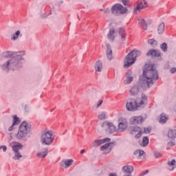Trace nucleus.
I'll return each mask as SVG.
<instances>
[{"mask_svg":"<svg viewBox=\"0 0 176 176\" xmlns=\"http://www.w3.org/2000/svg\"><path fill=\"white\" fill-rule=\"evenodd\" d=\"M164 23H161L157 28L158 34H163L164 32Z\"/></svg>","mask_w":176,"mask_h":176,"instance_id":"30","label":"nucleus"},{"mask_svg":"<svg viewBox=\"0 0 176 176\" xmlns=\"http://www.w3.org/2000/svg\"><path fill=\"white\" fill-rule=\"evenodd\" d=\"M118 34H120V35L121 42H124V41H126V32L124 31V29L123 28L118 29Z\"/></svg>","mask_w":176,"mask_h":176,"instance_id":"21","label":"nucleus"},{"mask_svg":"<svg viewBox=\"0 0 176 176\" xmlns=\"http://www.w3.org/2000/svg\"><path fill=\"white\" fill-rule=\"evenodd\" d=\"M47 153H49L48 148H43L42 152L38 153L36 154V156H38L40 158H44V157H46V156H47Z\"/></svg>","mask_w":176,"mask_h":176,"instance_id":"20","label":"nucleus"},{"mask_svg":"<svg viewBox=\"0 0 176 176\" xmlns=\"http://www.w3.org/2000/svg\"><path fill=\"white\" fill-rule=\"evenodd\" d=\"M102 144H104L102 140H96L92 143V145L94 148H97L98 146L102 145Z\"/></svg>","mask_w":176,"mask_h":176,"instance_id":"27","label":"nucleus"},{"mask_svg":"<svg viewBox=\"0 0 176 176\" xmlns=\"http://www.w3.org/2000/svg\"><path fill=\"white\" fill-rule=\"evenodd\" d=\"M142 122H145V118L142 116H133L131 118V123L132 124H141Z\"/></svg>","mask_w":176,"mask_h":176,"instance_id":"11","label":"nucleus"},{"mask_svg":"<svg viewBox=\"0 0 176 176\" xmlns=\"http://www.w3.org/2000/svg\"><path fill=\"white\" fill-rule=\"evenodd\" d=\"M134 78L133 76H129L126 77V82L127 85L131 83V82L133 80Z\"/></svg>","mask_w":176,"mask_h":176,"instance_id":"34","label":"nucleus"},{"mask_svg":"<svg viewBox=\"0 0 176 176\" xmlns=\"http://www.w3.org/2000/svg\"><path fill=\"white\" fill-rule=\"evenodd\" d=\"M102 141H103V144H105V142H109V141H111V138H106L102 140Z\"/></svg>","mask_w":176,"mask_h":176,"instance_id":"42","label":"nucleus"},{"mask_svg":"<svg viewBox=\"0 0 176 176\" xmlns=\"http://www.w3.org/2000/svg\"><path fill=\"white\" fill-rule=\"evenodd\" d=\"M111 143H107L100 147V151H104L103 153L107 155V153H109L111 152Z\"/></svg>","mask_w":176,"mask_h":176,"instance_id":"15","label":"nucleus"},{"mask_svg":"<svg viewBox=\"0 0 176 176\" xmlns=\"http://www.w3.org/2000/svg\"><path fill=\"white\" fill-rule=\"evenodd\" d=\"M168 170H170V171H173V170H174V168H175L176 167L175 160H172L170 162L168 161Z\"/></svg>","mask_w":176,"mask_h":176,"instance_id":"23","label":"nucleus"},{"mask_svg":"<svg viewBox=\"0 0 176 176\" xmlns=\"http://www.w3.org/2000/svg\"><path fill=\"white\" fill-rule=\"evenodd\" d=\"M0 148L3 149V152H6V149H8V147H6V146H0Z\"/></svg>","mask_w":176,"mask_h":176,"instance_id":"46","label":"nucleus"},{"mask_svg":"<svg viewBox=\"0 0 176 176\" xmlns=\"http://www.w3.org/2000/svg\"><path fill=\"white\" fill-rule=\"evenodd\" d=\"M109 12H111V10H109V8L104 10V13H109Z\"/></svg>","mask_w":176,"mask_h":176,"instance_id":"48","label":"nucleus"},{"mask_svg":"<svg viewBox=\"0 0 176 176\" xmlns=\"http://www.w3.org/2000/svg\"><path fill=\"white\" fill-rule=\"evenodd\" d=\"M124 6H129V0H121Z\"/></svg>","mask_w":176,"mask_h":176,"instance_id":"37","label":"nucleus"},{"mask_svg":"<svg viewBox=\"0 0 176 176\" xmlns=\"http://www.w3.org/2000/svg\"><path fill=\"white\" fill-rule=\"evenodd\" d=\"M146 6H148V3L146 2L139 1L138 6L133 10L134 14H137V12L142 10V9H145Z\"/></svg>","mask_w":176,"mask_h":176,"instance_id":"12","label":"nucleus"},{"mask_svg":"<svg viewBox=\"0 0 176 176\" xmlns=\"http://www.w3.org/2000/svg\"><path fill=\"white\" fill-rule=\"evenodd\" d=\"M168 120V116H167L164 113H162L160 116L159 122L161 123V124H164L166 123Z\"/></svg>","mask_w":176,"mask_h":176,"instance_id":"18","label":"nucleus"},{"mask_svg":"<svg viewBox=\"0 0 176 176\" xmlns=\"http://www.w3.org/2000/svg\"><path fill=\"white\" fill-rule=\"evenodd\" d=\"M145 154V152L142 150H139V155L138 157H141V156H144Z\"/></svg>","mask_w":176,"mask_h":176,"instance_id":"38","label":"nucleus"},{"mask_svg":"<svg viewBox=\"0 0 176 176\" xmlns=\"http://www.w3.org/2000/svg\"><path fill=\"white\" fill-rule=\"evenodd\" d=\"M134 155H138V156L140 155V150H136L135 152H134Z\"/></svg>","mask_w":176,"mask_h":176,"instance_id":"47","label":"nucleus"},{"mask_svg":"<svg viewBox=\"0 0 176 176\" xmlns=\"http://www.w3.org/2000/svg\"><path fill=\"white\" fill-rule=\"evenodd\" d=\"M148 144H149V138L144 137L142 141V146H148Z\"/></svg>","mask_w":176,"mask_h":176,"instance_id":"31","label":"nucleus"},{"mask_svg":"<svg viewBox=\"0 0 176 176\" xmlns=\"http://www.w3.org/2000/svg\"><path fill=\"white\" fill-rule=\"evenodd\" d=\"M74 164V160H63L60 166L61 167H63V168H68L69 167H71Z\"/></svg>","mask_w":176,"mask_h":176,"instance_id":"13","label":"nucleus"},{"mask_svg":"<svg viewBox=\"0 0 176 176\" xmlns=\"http://www.w3.org/2000/svg\"><path fill=\"white\" fill-rule=\"evenodd\" d=\"M107 118H108V117L107 116L106 111H102V112H101V113H100L98 116V119H99V120H105V119H107Z\"/></svg>","mask_w":176,"mask_h":176,"instance_id":"29","label":"nucleus"},{"mask_svg":"<svg viewBox=\"0 0 176 176\" xmlns=\"http://www.w3.org/2000/svg\"><path fill=\"white\" fill-rule=\"evenodd\" d=\"M111 13L114 14V16H120L122 14H126L127 12H129V10H127V8L124 7L120 3H116L114 4L111 7Z\"/></svg>","mask_w":176,"mask_h":176,"instance_id":"7","label":"nucleus"},{"mask_svg":"<svg viewBox=\"0 0 176 176\" xmlns=\"http://www.w3.org/2000/svg\"><path fill=\"white\" fill-rule=\"evenodd\" d=\"M151 128L148 127V128H144V133H146V134H149V133H151Z\"/></svg>","mask_w":176,"mask_h":176,"instance_id":"39","label":"nucleus"},{"mask_svg":"<svg viewBox=\"0 0 176 176\" xmlns=\"http://www.w3.org/2000/svg\"><path fill=\"white\" fill-rule=\"evenodd\" d=\"M146 56H151V57H160V51L156 50H148Z\"/></svg>","mask_w":176,"mask_h":176,"instance_id":"16","label":"nucleus"},{"mask_svg":"<svg viewBox=\"0 0 176 176\" xmlns=\"http://www.w3.org/2000/svg\"><path fill=\"white\" fill-rule=\"evenodd\" d=\"M3 56L4 57H8V56H9V52H4Z\"/></svg>","mask_w":176,"mask_h":176,"instance_id":"49","label":"nucleus"},{"mask_svg":"<svg viewBox=\"0 0 176 176\" xmlns=\"http://www.w3.org/2000/svg\"><path fill=\"white\" fill-rule=\"evenodd\" d=\"M168 145L169 146H175V142L171 141V142H170L169 143H168Z\"/></svg>","mask_w":176,"mask_h":176,"instance_id":"43","label":"nucleus"},{"mask_svg":"<svg viewBox=\"0 0 176 176\" xmlns=\"http://www.w3.org/2000/svg\"><path fill=\"white\" fill-rule=\"evenodd\" d=\"M136 129H138V128H135L134 130H135Z\"/></svg>","mask_w":176,"mask_h":176,"instance_id":"52","label":"nucleus"},{"mask_svg":"<svg viewBox=\"0 0 176 176\" xmlns=\"http://www.w3.org/2000/svg\"><path fill=\"white\" fill-rule=\"evenodd\" d=\"M142 75L143 78L140 79L139 82L130 89L131 96H137V94H139L142 90H147V89H149V87L153 85V83L159 79L157 70L155 69V65L152 64L146 66Z\"/></svg>","mask_w":176,"mask_h":176,"instance_id":"1","label":"nucleus"},{"mask_svg":"<svg viewBox=\"0 0 176 176\" xmlns=\"http://www.w3.org/2000/svg\"><path fill=\"white\" fill-rule=\"evenodd\" d=\"M54 141V135L53 131L45 130L41 133V142L43 145H52Z\"/></svg>","mask_w":176,"mask_h":176,"instance_id":"6","label":"nucleus"},{"mask_svg":"<svg viewBox=\"0 0 176 176\" xmlns=\"http://www.w3.org/2000/svg\"><path fill=\"white\" fill-rule=\"evenodd\" d=\"M139 21L143 30H148V25H146V22L144 19L140 18V19H139Z\"/></svg>","mask_w":176,"mask_h":176,"instance_id":"28","label":"nucleus"},{"mask_svg":"<svg viewBox=\"0 0 176 176\" xmlns=\"http://www.w3.org/2000/svg\"><path fill=\"white\" fill-rule=\"evenodd\" d=\"M107 51L106 54L108 60H112L113 58V54H112V48L111 47V45L109 44L106 45Z\"/></svg>","mask_w":176,"mask_h":176,"instance_id":"17","label":"nucleus"},{"mask_svg":"<svg viewBox=\"0 0 176 176\" xmlns=\"http://www.w3.org/2000/svg\"><path fill=\"white\" fill-rule=\"evenodd\" d=\"M102 102H103L102 100H99L96 105V108H100V107H101V105L102 104Z\"/></svg>","mask_w":176,"mask_h":176,"instance_id":"41","label":"nucleus"},{"mask_svg":"<svg viewBox=\"0 0 176 176\" xmlns=\"http://www.w3.org/2000/svg\"><path fill=\"white\" fill-rule=\"evenodd\" d=\"M140 56H141V51L140 50H134L129 52L124 59V68L131 67L137 60V57H140Z\"/></svg>","mask_w":176,"mask_h":176,"instance_id":"5","label":"nucleus"},{"mask_svg":"<svg viewBox=\"0 0 176 176\" xmlns=\"http://www.w3.org/2000/svg\"><path fill=\"white\" fill-rule=\"evenodd\" d=\"M149 173V170H146L145 172L142 173L139 176H144Z\"/></svg>","mask_w":176,"mask_h":176,"instance_id":"45","label":"nucleus"},{"mask_svg":"<svg viewBox=\"0 0 176 176\" xmlns=\"http://www.w3.org/2000/svg\"><path fill=\"white\" fill-rule=\"evenodd\" d=\"M114 35H115V30L113 28H111L109 30V33L107 35V37L110 41H112V42H113V40L115 39Z\"/></svg>","mask_w":176,"mask_h":176,"instance_id":"24","label":"nucleus"},{"mask_svg":"<svg viewBox=\"0 0 176 176\" xmlns=\"http://www.w3.org/2000/svg\"><path fill=\"white\" fill-rule=\"evenodd\" d=\"M148 102V97L145 94H142L141 98L139 100L135 98H129L126 102L127 111H137L140 107L145 105Z\"/></svg>","mask_w":176,"mask_h":176,"instance_id":"3","label":"nucleus"},{"mask_svg":"<svg viewBox=\"0 0 176 176\" xmlns=\"http://www.w3.org/2000/svg\"><path fill=\"white\" fill-rule=\"evenodd\" d=\"M128 126H129V123L127 122V120L123 118H121L119 120L118 131L120 133H123V131H126V130H127Z\"/></svg>","mask_w":176,"mask_h":176,"instance_id":"9","label":"nucleus"},{"mask_svg":"<svg viewBox=\"0 0 176 176\" xmlns=\"http://www.w3.org/2000/svg\"><path fill=\"white\" fill-rule=\"evenodd\" d=\"M96 72H101L102 71V62L101 60H98L95 65Z\"/></svg>","mask_w":176,"mask_h":176,"instance_id":"22","label":"nucleus"},{"mask_svg":"<svg viewBox=\"0 0 176 176\" xmlns=\"http://www.w3.org/2000/svg\"><path fill=\"white\" fill-rule=\"evenodd\" d=\"M142 135V131H139L138 133L135 135V138H141V136Z\"/></svg>","mask_w":176,"mask_h":176,"instance_id":"36","label":"nucleus"},{"mask_svg":"<svg viewBox=\"0 0 176 176\" xmlns=\"http://www.w3.org/2000/svg\"><path fill=\"white\" fill-rule=\"evenodd\" d=\"M148 42L149 45L153 46V47H156V46H157V41L156 40H155V38L149 39V40H148Z\"/></svg>","mask_w":176,"mask_h":176,"instance_id":"32","label":"nucleus"},{"mask_svg":"<svg viewBox=\"0 0 176 176\" xmlns=\"http://www.w3.org/2000/svg\"><path fill=\"white\" fill-rule=\"evenodd\" d=\"M122 170L125 174L123 176H131V173L134 171V167L131 165H125L122 167Z\"/></svg>","mask_w":176,"mask_h":176,"instance_id":"10","label":"nucleus"},{"mask_svg":"<svg viewBox=\"0 0 176 176\" xmlns=\"http://www.w3.org/2000/svg\"><path fill=\"white\" fill-rule=\"evenodd\" d=\"M23 60V56L20 54V53H15L13 54L12 57H11L6 63L3 65V69H6L7 72L9 69H12L14 71L15 69H19V68H21Z\"/></svg>","mask_w":176,"mask_h":176,"instance_id":"2","label":"nucleus"},{"mask_svg":"<svg viewBox=\"0 0 176 176\" xmlns=\"http://www.w3.org/2000/svg\"><path fill=\"white\" fill-rule=\"evenodd\" d=\"M154 156L156 159H158V157H162L161 153L157 151L154 152Z\"/></svg>","mask_w":176,"mask_h":176,"instance_id":"35","label":"nucleus"},{"mask_svg":"<svg viewBox=\"0 0 176 176\" xmlns=\"http://www.w3.org/2000/svg\"><path fill=\"white\" fill-rule=\"evenodd\" d=\"M160 49L162 50V52L166 53L168 50L167 43H163L162 44H161L160 45Z\"/></svg>","mask_w":176,"mask_h":176,"instance_id":"33","label":"nucleus"},{"mask_svg":"<svg viewBox=\"0 0 176 176\" xmlns=\"http://www.w3.org/2000/svg\"><path fill=\"white\" fill-rule=\"evenodd\" d=\"M21 35V32L20 30H17L14 34L11 36L12 41H17L19 39V36Z\"/></svg>","mask_w":176,"mask_h":176,"instance_id":"26","label":"nucleus"},{"mask_svg":"<svg viewBox=\"0 0 176 176\" xmlns=\"http://www.w3.org/2000/svg\"><path fill=\"white\" fill-rule=\"evenodd\" d=\"M31 130V124L27 123V122H23L20 126L18 133L16 135V140L19 141H27V135Z\"/></svg>","mask_w":176,"mask_h":176,"instance_id":"4","label":"nucleus"},{"mask_svg":"<svg viewBox=\"0 0 176 176\" xmlns=\"http://www.w3.org/2000/svg\"><path fill=\"white\" fill-rule=\"evenodd\" d=\"M170 74H175L176 72V68L175 67H173L170 69Z\"/></svg>","mask_w":176,"mask_h":176,"instance_id":"44","label":"nucleus"},{"mask_svg":"<svg viewBox=\"0 0 176 176\" xmlns=\"http://www.w3.org/2000/svg\"><path fill=\"white\" fill-rule=\"evenodd\" d=\"M107 126L110 134H113L116 131V126L112 122H107Z\"/></svg>","mask_w":176,"mask_h":176,"instance_id":"19","label":"nucleus"},{"mask_svg":"<svg viewBox=\"0 0 176 176\" xmlns=\"http://www.w3.org/2000/svg\"><path fill=\"white\" fill-rule=\"evenodd\" d=\"M13 122L12 126H10L8 129V131H12L14 129V126H17V124H20V118L17 117V116H13Z\"/></svg>","mask_w":176,"mask_h":176,"instance_id":"14","label":"nucleus"},{"mask_svg":"<svg viewBox=\"0 0 176 176\" xmlns=\"http://www.w3.org/2000/svg\"><path fill=\"white\" fill-rule=\"evenodd\" d=\"M84 153H85V149L80 151L81 155H83Z\"/></svg>","mask_w":176,"mask_h":176,"instance_id":"51","label":"nucleus"},{"mask_svg":"<svg viewBox=\"0 0 176 176\" xmlns=\"http://www.w3.org/2000/svg\"><path fill=\"white\" fill-rule=\"evenodd\" d=\"M109 176H118V175L116 173H110Z\"/></svg>","mask_w":176,"mask_h":176,"instance_id":"50","label":"nucleus"},{"mask_svg":"<svg viewBox=\"0 0 176 176\" xmlns=\"http://www.w3.org/2000/svg\"><path fill=\"white\" fill-rule=\"evenodd\" d=\"M168 137L171 140H174L176 138V131L173 129H169L168 131Z\"/></svg>","mask_w":176,"mask_h":176,"instance_id":"25","label":"nucleus"},{"mask_svg":"<svg viewBox=\"0 0 176 176\" xmlns=\"http://www.w3.org/2000/svg\"><path fill=\"white\" fill-rule=\"evenodd\" d=\"M12 148L14 154L12 159L14 160H20V159L23 157V155L19 151H20V149H23V144L19 142L14 143L12 145Z\"/></svg>","mask_w":176,"mask_h":176,"instance_id":"8","label":"nucleus"},{"mask_svg":"<svg viewBox=\"0 0 176 176\" xmlns=\"http://www.w3.org/2000/svg\"><path fill=\"white\" fill-rule=\"evenodd\" d=\"M132 74H133V73L131 72V70H128V71L126 72V77L131 76Z\"/></svg>","mask_w":176,"mask_h":176,"instance_id":"40","label":"nucleus"}]
</instances>
